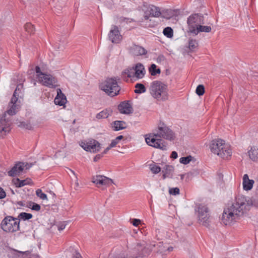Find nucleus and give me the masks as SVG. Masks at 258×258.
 Returning <instances> with one entry per match:
<instances>
[{"mask_svg":"<svg viewBox=\"0 0 258 258\" xmlns=\"http://www.w3.org/2000/svg\"><path fill=\"white\" fill-rule=\"evenodd\" d=\"M111 125L114 131H119L126 127V123L123 121L116 120L113 121Z\"/></svg>","mask_w":258,"mask_h":258,"instance_id":"bb28decb","label":"nucleus"},{"mask_svg":"<svg viewBox=\"0 0 258 258\" xmlns=\"http://www.w3.org/2000/svg\"><path fill=\"white\" fill-rule=\"evenodd\" d=\"M118 110L121 113L130 114L132 112L133 109L128 102H123L118 107Z\"/></svg>","mask_w":258,"mask_h":258,"instance_id":"4be33fe9","label":"nucleus"},{"mask_svg":"<svg viewBox=\"0 0 258 258\" xmlns=\"http://www.w3.org/2000/svg\"><path fill=\"white\" fill-rule=\"evenodd\" d=\"M164 35L168 38H172L173 36V31L171 28L167 27L163 30Z\"/></svg>","mask_w":258,"mask_h":258,"instance_id":"72a5a7b5","label":"nucleus"},{"mask_svg":"<svg viewBox=\"0 0 258 258\" xmlns=\"http://www.w3.org/2000/svg\"><path fill=\"white\" fill-rule=\"evenodd\" d=\"M6 196L5 191L3 190V188L0 187V199L4 198Z\"/></svg>","mask_w":258,"mask_h":258,"instance_id":"864d4df0","label":"nucleus"},{"mask_svg":"<svg viewBox=\"0 0 258 258\" xmlns=\"http://www.w3.org/2000/svg\"><path fill=\"white\" fill-rule=\"evenodd\" d=\"M254 181L252 179H249L247 174L243 175L242 178V186L244 190L248 191L252 188Z\"/></svg>","mask_w":258,"mask_h":258,"instance_id":"aec40b11","label":"nucleus"},{"mask_svg":"<svg viewBox=\"0 0 258 258\" xmlns=\"http://www.w3.org/2000/svg\"><path fill=\"white\" fill-rule=\"evenodd\" d=\"M141 9L144 13V18L145 20H148L150 17H159L162 14L159 7L145 2L141 6Z\"/></svg>","mask_w":258,"mask_h":258,"instance_id":"0eeeda50","label":"nucleus"},{"mask_svg":"<svg viewBox=\"0 0 258 258\" xmlns=\"http://www.w3.org/2000/svg\"><path fill=\"white\" fill-rule=\"evenodd\" d=\"M70 170L74 175H76L75 173V172L74 171H73V170H72L71 169H70Z\"/></svg>","mask_w":258,"mask_h":258,"instance_id":"bf43d9fd","label":"nucleus"},{"mask_svg":"<svg viewBox=\"0 0 258 258\" xmlns=\"http://www.w3.org/2000/svg\"><path fill=\"white\" fill-rule=\"evenodd\" d=\"M25 29L28 33H31L34 31V26L31 23H26L25 25Z\"/></svg>","mask_w":258,"mask_h":258,"instance_id":"a18cd8bd","label":"nucleus"},{"mask_svg":"<svg viewBox=\"0 0 258 258\" xmlns=\"http://www.w3.org/2000/svg\"><path fill=\"white\" fill-rule=\"evenodd\" d=\"M200 223L207 226L209 222V214L208 208L203 205H198L195 209Z\"/></svg>","mask_w":258,"mask_h":258,"instance_id":"6e6552de","label":"nucleus"},{"mask_svg":"<svg viewBox=\"0 0 258 258\" xmlns=\"http://www.w3.org/2000/svg\"><path fill=\"white\" fill-rule=\"evenodd\" d=\"M221 148H220L221 150H220V152H222L225 155L224 156H220V157L222 158L223 159H227L231 156L232 153V149L228 144H226L223 147H221Z\"/></svg>","mask_w":258,"mask_h":258,"instance_id":"b1692460","label":"nucleus"},{"mask_svg":"<svg viewBox=\"0 0 258 258\" xmlns=\"http://www.w3.org/2000/svg\"><path fill=\"white\" fill-rule=\"evenodd\" d=\"M101 90L108 95L114 97L117 95L120 90V87L114 78H108L101 82L99 85Z\"/></svg>","mask_w":258,"mask_h":258,"instance_id":"20e7f679","label":"nucleus"},{"mask_svg":"<svg viewBox=\"0 0 258 258\" xmlns=\"http://www.w3.org/2000/svg\"><path fill=\"white\" fill-rule=\"evenodd\" d=\"M11 119L7 117L6 113L4 115L0 118V133L2 135H6L9 133L11 130Z\"/></svg>","mask_w":258,"mask_h":258,"instance_id":"dca6fc26","label":"nucleus"},{"mask_svg":"<svg viewBox=\"0 0 258 258\" xmlns=\"http://www.w3.org/2000/svg\"><path fill=\"white\" fill-rule=\"evenodd\" d=\"M32 215L30 213H27L25 212H22L19 214L18 219H21L23 220H29L32 218Z\"/></svg>","mask_w":258,"mask_h":258,"instance_id":"c9c22d12","label":"nucleus"},{"mask_svg":"<svg viewBox=\"0 0 258 258\" xmlns=\"http://www.w3.org/2000/svg\"><path fill=\"white\" fill-rule=\"evenodd\" d=\"M14 183L16 187H21L24 185L29 184L31 183V179L27 178L24 180H20L17 178L14 180Z\"/></svg>","mask_w":258,"mask_h":258,"instance_id":"c756f323","label":"nucleus"},{"mask_svg":"<svg viewBox=\"0 0 258 258\" xmlns=\"http://www.w3.org/2000/svg\"><path fill=\"white\" fill-rule=\"evenodd\" d=\"M118 142L115 140H113L108 147H107L105 150L103 151V154H106L107 152L112 148H113L116 146Z\"/></svg>","mask_w":258,"mask_h":258,"instance_id":"79ce46f5","label":"nucleus"},{"mask_svg":"<svg viewBox=\"0 0 258 258\" xmlns=\"http://www.w3.org/2000/svg\"><path fill=\"white\" fill-rule=\"evenodd\" d=\"M163 138L166 140H172L175 136L173 132L166 126H159L154 133L150 134L148 137H146L147 144L155 148L166 150L167 146L164 142L161 139Z\"/></svg>","mask_w":258,"mask_h":258,"instance_id":"f03ea898","label":"nucleus"},{"mask_svg":"<svg viewBox=\"0 0 258 258\" xmlns=\"http://www.w3.org/2000/svg\"><path fill=\"white\" fill-rule=\"evenodd\" d=\"M32 164L28 163L19 162L15 165L8 172V174L11 176H15L19 175L24 170L29 169L32 167Z\"/></svg>","mask_w":258,"mask_h":258,"instance_id":"4468645a","label":"nucleus"},{"mask_svg":"<svg viewBox=\"0 0 258 258\" xmlns=\"http://www.w3.org/2000/svg\"><path fill=\"white\" fill-rule=\"evenodd\" d=\"M35 71L38 81L42 85L50 88H55L58 86L57 79L54 76L42 72L39 67H36Z\"/></svg>","mask_w":258,"mask_h":258,"instance_id":"39448f33","label":"nucleus"},{"mask_svg":"<svg viewBox=\"0 0 258 258\" xmlns=\"http://www.w3.org/2000/svg\"><path fill=\"white\" fill-rule=\"evenodd\" d=\"M152 244L145 246V244L138 243L133 250L134 258H143L147 256L153 250Z\"/></svg>","mask_w":258,"mask_h":258,"instance_id":"1a4fd4ad","label":"nucleus"},{"mask_svg":"<svg viewBox=\"0 0 258 258\" xmlns=\"http://www.w3.org/2000/svg\"><path fill=\"white\" fill-rule=\"evenodd\" d=\"M27 207L36 211H39L41 208L39 205L32 202L28 203Z\"/></svg>","mask_w":258,"mask_h":258,"instance_id":"4c0bfd02","label":"nucleus"},{"mask_svg":"<svg viewBox=\"0 0 258 258\" xmlns=\"http://www.w3.org/2000/svg\"><path fill=\"white\" fill-rule=\"evenodd\" d=\"M173 249V247L169 246L166 244V252L167 251L170 252V251H172Z\"/></svg>","mask_w":258,"mask_h":258,"instance_id":"6e6d98bb","label":"nucleus"},{"mask_svg":"<svg viewBox=\"0 0 258 258\" xmlns=\"http://www.w3.org/2000/svg\"><path fill=\"white\" fill-rule=\"evenodd\" d=\"M149 91L151 96L157 101H163L168 99L167 85L161 81H153L150 85Z\"/></svg>","mask_w":258,"mask_h":258,"instance_id":"7ed1b4c3","label":"nucleus"},{"mask_svg":"<svg viewBox=\"0 0 258 258\" xmlns=\"http://www.w3.org/2000/svg\"><path fill=\"white\" fill-rule=\"evenodd\" d=\"M178 157V155L176 152L173 151L171 154V157L173 159H176Z\"/></svg>","mask_w":258,"mask_h":258,"instance_id":"5fc2aeb1","label":"nucleus"},{"mask_svg":"<svg viewBox=\"0 0 258 258\" xmlns=\"http://www.w3.org/2000/svg\"><path fill=\"white\" fill-rule=\"evenodd\" d=\"M149 72L152 76H155L157 74L160 73V70L159 69H157L156 64H152L149 68Z\"/></svg>","mask_w":258,"mask_h":258,"instance_id":"f704fd0d","label":"nucleus"},{"mask_svg":"<svg viewBox=\"0 0 258 258\" xmlns=\"http://www.w3.org/2000/svg\"><path fill=\"white\" fill-rule=\"evenodd\" d=\"M196 92L198 95H203L205 92V88L204 86L202 85H198L196 88Z\"/></svg>","mask_w":258,"mask_h":258,"instance_id":"c03bdc74","label":"nucleus"},{"mask_svg":"<svg viewBox=\"0 0 258 258\" xmlns=\"http://www.w3.org/2000/svg\"><path fill=\"white\" fill-rule=\"evenodd\" d=\"M191 159L192 157L191 156L183 157L180 158L179 162L181 164L186 165L188 164L191 161Z\"/></svg>","mask_w":258,"mask_h":258,"instance_id":"ea45409f","label":"nucleus"},{"mask_svg":"<svg viewBox=\"0 0 258 258\" xmlns=\"http://www.w3.org/2000/svg\"><path fill=\"white\" fill-rule=\"evenodd\" d=\"M123 138V137L122 136L120 135V136L117 137L115 139L118 142L119 141L122 139Z\"/></svg>","mask_w":258,"mask_h":258,"instance_id":"4d7b16f0","label":"nucleus"},{"mask_svg":"<svg viewBox=\"0 0 258 258\" xmlns=\"http://www.w3.org/2000/svg\"><path fill=\"white\" fill-rule=\"evenodd\" d=\"M104 154H103V153H102V154H97L96 155L94 159H93V160L94 162H97L99 160H100L101 159V158L103 156V155H104Z\"/></svg>","mask_w":258,"mask_h":258,"instance_id":"3c124183","label":"nucleus"},{"mask_svg":"<svg viewBox=\"0 0 258 258\" xmlns=\"http://www.w3.org/2000/svg\"><path fill=\"white\" fill-rule=\"evenodd\" d=\"M204 23V17L202 15L195 14L190 15L187 19L189 31L192 33L194 29H196L200 24Z\"/></svg>","mask_w":258,"mask_h":258,"instance_id":"9d476101","label":"nucleus"},{"mask_svg":"<svg viewBox=\"0 0 258 258\" xmlns=\"http://www.w3.org/2000/svg\"><path fill=\"white\" fill-rule=\"evenodd\" d=\"M70 250L72 249V252H73L72 256L73 258H82L80 253L78 252L76 250L74 249L73 247H70Z\"/></svg>","mask_w":258,"mask_h":258,"instance_id":"de8ad7c7","label":"nucleus"},{"mask_svg":"<svg viewBox=\"0 0 258 258\" xmlns=\"http://www.w3.org/2000/svg\"><path fill=\"white\" fill-rule=\"evenodd\" d=\"M191 177L192 174L190 173H187L185 174V181L187 182H188L191 179Z\"/></svg>","mask_w":258,"mask_h":258,"instance_id":"8fccbe9b","label":"nucleus"},{"mask_svg":"<svg viewBox=\"0 0 258 258\" xmlns=\"http://www.w3.org/2000/svg\"><path fill=\"white\" fill-rule=\"evenodd\" d=\"M21 101L18 97L13 96L9 104L8 108L5 113L7 114L13 116L15 115L19 110L21 107Z\"/></svg>","mask_w":258,"mask_h":258,"instance_id":"f8f14e48","label":"nucleus"},{"mask_svg":"<svg viewBox=\"0 0 258 258\" xmlns=\"http://www.w3.org/2000/svg\"><path fill=\"white\" fill-rule=\"evenodd\" d=\"M20 219L12 216H7L1 223L2 229L7 232H14L19 230Z\"/></svg>","mask_w":258,"mask_h":258,"instance_id":"423d86ee","label":"nucleus"},{"mask_svg":"<svg viewBox=\"0 0 258 258\" xmlns=\"http://www.w3.org/2000/svg\"><path fill=\"white\" fill-rule=\"evenodd\" d=\"M180 178L181 180H183L185 178V174H181L180 175Z\"/></svg>","mask_w":258,"mask_h":258,"instance_id":"13d9d810","label":"nucleus"},{"mask_svg":"<svg viewBox=\"0 0 258 258\" xmlns=\"http://www.w3.org/2000/svg\"><path fill=\"white\" fill-rule=\"evenodd\" d=\"M36 195L38 197L43 200H47V196L42 191L41 189H38L36 191Z\"/></svg>","mask_w":258,"mask_h":258,"instance_id":"a19ab883","label":"nucleus"},{"mask_svg":"<svg viewBox=\"0 0 258 258\" xmlns=\"http://www.w3.org/2000/svg\"><path fill=\"white\" fill-rule=\"evenodd\" d=\"M92 182L97 187H102L103 189L109 186L113 183V180L106 176L101 175H96L92 177Z\"/></svg>","mask_w":258,"mask_h":258,"instance_id":"9b49d317","label":"nucleus"},{"mask_svg":"<svg viewBox=\"0 0 258 258\" xmlns=\"http://www.w3.org/2000/svg\"><path fill=\"white\" fill-rule=\"evenodd\" d=\"M154 250H156L157 252H160L163 254L166 253V244L163 242H159L157 244H152V246Z\"/></svg>","mask_w":258,"mask_h":258,"instance_id":"a878e982","label":"nucleus"},{"mask_svg":"<svg viewBox=\"0 0 258 258\" xmlns=\"http://www.w3.org/2000/svg\"><path fill=\"white\" fill-rule=\"evenodd\" d=\"M252 205L249 198L240 195L236 196L224 209L222 222L225 225L233 224L247 214Z\"/></svg>","mask_w":258,"mask_h":258,"instance_id":"f257e3e1","label":"nucleus"},{"mask_svg":"<svg viewBox=\"0 0 258 258\" xmlns=\"http://www.w3.org/2000/svg\"><path fill=\"white\" fill-rule=\"evenodd\" d=\"M23 85L21 83L18 84L14 92L13 96L18 97L19 98V94L21 93Z\"/></svg>","mask_w":258,"mask_h":258,"instance_id":"37998d69","label":"nucleus"},{"mask_svg":"<svg viewBox=\"0 0 258 258\" xmlns=\"http://www.w3.org/2000/svg\"><path fill=\"white\" fill-rule=\"evenodd\" d=\"M174 168V167L170 165H166L163 168L162 172L163 174V178H171L173 176Z\"/></svg>","mask_w":258,"mask_h":258,"instance_id":"5701e85b","label":"nucleus"},{"mask_svg":"<svg viewBox=\"0 0 258 258\" xmlns=\"http://www.w3.org/2000/svg\"><path fill=\"white\" fill-rule=\"evenodd\" d=\"M203 24H200L199 26L196 29L192 30V34L197 35L200 32H210L212 28L210 26H203Z\"/></svg>","mask_w":258,"mask_h":258,"instance_id":"393cba45","label":"nucleus"},{"mask_svg":"<svg viewBox=\"0 0 258 258\" xmlns=\"http://www.w3.org/2000/svg\"><path fill=\"white\" fill-rule=\"evenodd\" d=\"M145 74V70L144 66L140 63H137L134 67V79H142Z\"/></svg>","mask_w":258,"mask_h":258,"instance_id":"a211bd4d","label":"nucleus"},{"mask_svg":"<svg viewBox=\"0 0 258 258\" xmlns=\"http://www.w3.org/2000/svg\"><path fill=\"white\" fill-rule=\"evenodd\" d=\"M76 178L77 181H78V178L76 176Z\"/></svg>","mask_w":258,"mask_h":258,"instance_id":"680f3d73","label":"nucleus"},{"mask_svg":"<svg viewBox=\"0 0 258 258\" xmlns=\"http://www.w3.org/2000/svg\"><path fill=\"white\" fill-rule=\"evenodd\" d=\"M249 158L253 161L258 160V148L251 147L248 152Z\"/></svg>","mask_w":258,"mask_h":258,"instance_id":"c85d7f7f","label":"nucleus"},{"mask_svg":"<svg viewBox=\"0 0 258 258\" xmlns=\"http://www.w3.org/2000/svg\"><path fill=\"white\" fill-rule=\"evenodd\" d=\"M179 191V189L178 187L171 188L169 190V194L174 196L178 195Z\"/></svg>","mask_w":258,"mask_h":258,"instance_id":"49530a36","label":"nucleus"},{"mask_svg":"<svg viewBox=\"0 0 258 258\" xmlns=\"http://www.w3.org/2000/svg\"><path fill=\"white\" fill-rule=\"evenodd\" d=\"M226 144L223 140L218 139L213 140L210 145V148L211 152L219 156H224L225 155L222 152H220L221 147H223Z\"/></svg>","mask_w":258,"mask_h":258,"instance_id":"2eb2a0df","label":"nucleus"},{"mask_svg":"<svg viewBox=\"0 0 258 258\" xmlns=\"http://www.w3.org/2000/svg\"><path fill=\"white\" fill-rule=\"evenodd\" d=\"M159 58L160 59H161L162 58H164V57L163 56H159Z\"/></svg>","mask_w":258,"mask_h":258,"instance_id":"052dcab7","label":"nucleus"},{"mask_svg":"<svg viewBox=\"0 0 258 258\" xmlns=\"http://www.w3.org/2000/svg\"><path fill=\"white\" fill-rule=\"evenodd\" d=\"M136 90L135 92L137 94H141L146 92V89L145 86L140 83H138L135 86Z\"/></svg>","mask_w":258,"mask_h":258,"instance_id":"2f4dec72","label":"nucleus"},{"mask_svg":"<svg viewBox=\"0 0 258 258\" xmlns=\"http://www.w3.org/2000/svg\"><path fill=\"white\" fill-rule=\"evenodd\" d=\"M56 92L57 95L54 100V103L59 106L64 105L67 102L66 96L62 93L60 89H57Z\"/></svg>","mask_w":258,"mask_h":258,"instance_id":"6ab92c4d","label":"nucleus"},{"mask_svg":"<svg viewBox=\"0 0 258 258\" xmlns=\"http://www.w3.org/2000/svg\"><path fill=\"white\" fill-rule=\"evenodd\" d=\"M112 114L111 110L109 109H105L96 115V118L97 119H101L107 118Z\"/></svg>","mask_w":258,"mask_h":258,"instance_id":"cd10ccee","label":"nucleus"},{"mask_svg":"<svg viewBox=\"0 0 258 258\" xmlns=\"http://www.w3.org/2000/svg\"><path fill=\"white\" fill-rule=\"evenodd\" d=\"M131 53L136 56L146 54L147 51L143 47L137 45H134L130 48Z\"/></svg>","mask_w":258,"mask_h":258,"instance_id":"412c9836","label":"nucleus"},{"mask_svg":"<svg viewBox=\"0 0 258 258\" xmlns=\"http://www.w3.org/2000/svg\"><path fill=\"white\" fill-rule=\"evenodd\" d=\"M150 169L154 174H157L161 171V168L155 164H150Z\"/></svg>","mask_w":258,"mask_h":258,"instance_id":"e433bc0d","label":"nucleus"},{"mask_svg":"<svg viewBox=\"0 0 258 258\" xmlns=\"http://www.w3.org/2000/svg\"><path fill=\"white\" fill-rule=\"evenodd\" d=\"M121 75L124 79L126 78L134 79V67L125 69L122 72Z\"/></svg>","mask_w":258,"mask_h":258,"instance_id":"7c9ffc66","label":"nucleus"},{"mask_svg":"<svg viewBox=\"0 0 258 258\" xmlns=\"http://www.w3.org/2000/svg\"><path fill=\"white\" fill-rule=\"evenodd\" d=\"M198 46V43L196 40L190 39L188 42V47L191 50H194Z\"/></svg>","mask_w":258,"mask_h":258,"instance_id":"58836bf2","label":"nucleus"},{"mask_svg":"<svg viewBox=\"0 0 258 258\" xmlns=\"http://www.w3.org/2000/svg\"><path fill=\"white\" fill-rule=\"evenodd\" d=\"M179 11L177 10H171L168 9L167 10L166 13H167V16H165L164 17L166 19H170V18L175 16L177 15L178 14Z\"/></svg>","mask_w":258,"mask_h":258,"instance_id":"473e14b6","label":"nucleus"},{"mask_svg":"<svg viewBox=\"0 0 258 258\" xmlns=\"http://www.w3.org/2000/svg\"><path fill=\"white\" fill-rule=\"evenodd\" d=\"M66 224L64 223V222H61L58 224L57 228L58 230L59 231H62L66 227Z\"/></svg>","mask_w":258,"mask_h":258,"instance_id":"09e8293b","label":"nucleus"},{"mask_svg":"<svg viewBox=\"0 0 258 258\" xmlns=\"http://www.w3.org/2000/svg\"><path fill=\"white\" fill-rule=\"evenodd\" d=\"M141 220L137 219H134L133 220V225L135 226H138L140 223Z\"/></svg>","mask_w":258,"mask_h":258,"instance_id":"603ef678","label":"nucleus"},{"mask_svg":"<svg viewBox=\"0 0 258 258\" xmlns=\"http://www.w3.org/2000/svg\"><path fill=\"white\" fill-rule=\"evenodd\" d=\"M109 39L113 43H118L122 39V36L116 26H112L108 34Z\"/></svg>","mask_w":258,"mask_h":258,"instance_id":"f3484780","label":"nucleus"},{"mask_svg":"<svg viewBox=\"0 0 258 258\" xmlns=\"http://www.w3.org/2000/svg\"><path fill=\"white\" fill-rule=\"evenodd\" d=\"M80 145L85 151L92 153L98 152L101 148V144L94 140L87 142H81Z\"/></svg>","mask_w":258,"mask_h":258,"instance_id":"ddd939ff","label":"nucleus"}]
</instances>
